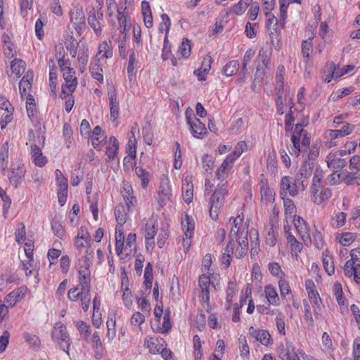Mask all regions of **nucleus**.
<instances>
[{
    "label": "nucleus",
    "mask_w": 360,
    "mask_h": 360,
    "mask_svg": "<svg viewBox=\"0 0 360 360\" xmlns=\"http://www.w3.org/2000/svg\"><path fill=\"white\" fill-rule=\"evenodd\" d=\"M121 193L124 204L120 203L115 208V216L118 224L122 226L129 218V212L136 204V198L133 195L131 186L129 184H124Z\"/></svg>",
    "instance_id": "nucleus-1"
},
{
    "label": "nucleus",
    "mask_w": 360,
    "mask_h": 360,
    "mask_svg": "<svg viewBox=\"0 0 360 360\" xmlns=\"http://www.w3.org/2000/svg\"><path fill=\"white\" fill-rule=\"evenodd\" d=\"M228 194L226 183L219 184L210 198V216L213 220L218 219L221 208L225 202V197Z\"/></svg>",
    "instance_id": "nucleus-2"
},
{
    "label": "nucleus",
    "mask_w": 360,
    "mask_h": 360,
    "mask_svg": "<svg viewBox=\"0 0 360 360\" xmlns=\"http://www.w3.org/2000/svg\"><path fill=\"white\" fill-rule=\"evenodd\" d=\"M351 259L344 266V274L348 278L353 277L357 284H360V248L350 251Z\"/></svg>",
    "instance_id": "nucleus-3"
},
{
    "label": "nucleus",
    "mask_w": 360,
    "mask_h": 360,
    "mask_svg": "<svg viewBox=\"0 0 360 360\" xmlns=\"http://www.w3.org/2000/svg\"><path fill=\"white\" fill-rule=\"evenodd\" d=\"M51 338L62 350L69 354V348L71 340L65 326L61 322H57L55 323L51 332Z\"/></svg>",
    "instance_id": "nucleus-4"
},
{
    "label": "nucleus",
    "mask_w": 360,
    "mask_h": 360,
    "mask_svg": "<svg viewBox=\"0 0 360 360\" xmlns=\"http://www.w3.org/2000/svg\"><path fill=\"white\" fill-rule=\"evenodd\" d=\"M229 221L231 224V227L229 242L234 243L235 238L248 237V225L244 223L243 214H238L236 217H231Z\"/></svg>",
    "instance_id": "nucleus-5"
},
{
    "label": "nucleus",
    "mask_w": 360,
    "mask_h": 360,
    "mask_svg": "<svg viewBox=\"0 0 360 360\" xmlns=\"http://www.w3.org/2000/svg\"><path fill=\"white\" fill-rule=\"evenodd\" d=\"M185 115L192 135L197 139H203L207 132L205 125L195 117L192 110H187Z\"/></svg>",
    "instance_id": "nucleus-6"
},
{
    "label": "nucleus",
    "mask_w": 360,
    "mask_h": 360,
    "mask_svg": "<svg viewBox=\"0 0 360 360\" xmlns=\"http://www.w3.org/2000/svg\"><path fill=\"white\" fill-rule=\"evenodd\" d=\"M292 142L294 146V153L298 156L301 151L300 141H302V147L307 148L310 144V139L307 137L303 126L301 124H297L295 127L293 134L292 135Z\"/></svg>",
    "instance_id": "nucleus-7"
},
{
    "label": "nucleus",
    "mask_w": 360,
    "mask_h": 360,
    "mask_svg": "<svg viewBox=\"0 0 360 360\" xmlns=\"http://www.w3.org/2000/svg\"><path fill=\"white\" fill-rule=\"evenodd\" d=\"M70 23L79 35H81L85 30L86 18L82 8L74 6L70 11Z\"/></svg>",
    "instance_id": "nucleus-8"
},
{
    "label": "nucleus",
    "mask_w": 360,
    "mask_h": 360,
    "mask_svg": "<svg viewBox=\"0 0 360 360\" xmlns=\"http://www.w3.org/2000/svg\"><path fill=\"white\" fill-rule=\"evenodd\" d=\"M87 21L95 34L97 36H100L103 30L102 22L103 21V12L101 4L97 10L92 7L89 11Z\"/></svg>",
    "instance_id": "nucleus-9"
},
{
    "label": "nucleus",
    "mask_w": 360,
    "mask_h": 360,
    "mask_svg": "<svg viewBox=\"0 0 360 360\" xmlns=\"http://www.w3.org/2000/svg\"><path fill=\"white\" fill-rule=\"evenodd\" d=\"M56 181L57 185V195L60 206H63L68 198V179L60 170H56Z\"/></svg>",
    "instance_id": "nucleus-10"
},
{
    "label": "nucleus",
    "mask_w": 360,
    "mask_h": 360,
    "mask_svg": "<svg viewBox=\"0 0 360 360\" xmlns=\"http://www.w3.org/2000/svg\"><path fill=\"white\" fill-rule=\"evenodd\" d=\"M289 193L290 196H295L298 194V187L294 179L284 176L281 178L280 182V195L281 198H287Z\"/></svg>",
    "instance_id": "nucleus-11"
},
{
    "label": "nucleus",
    "mask_w": 360,
    "mask_h": 360,
    "mask_svg": "<svg viewBox=\"0 0 360 360\" xmlns=\"http://www.w3.org/2000/svg\"><path fill=\"white\" fill-rule=\"evenodd\" d=\"M158 231V221L151 217L148 219L145 225L144 237L147 250L153 249L155 245L154 237Z\"/></svg>",
    "instance_id": "nucleus-12"
},
{
    "label": "nucleus",
    "mask_w": 360,
    "mask_h": 360,
    "mask_svg": "<svg viewBox=\"0 0 360 360\" xmlns=\"http://www.w3.org/2000/svg\"><path fill=\"white\" fill-rule=\"evenodd\" d=\"M25 167L23 163L18 162L11 165V172L8 176L11 184L17 188L22 182L25 175Z\"/></svg>",
    "instance_id": "nucleus-13"
},
{
    "label": "nucleus",
    "mask_w": 360,
    "mask_h": 360,
    "mask_svg": "<svg viewBox=\"0 0 360 360\" xmlns=\"http://www.w3.org/2000/svg\"><path fill=\"white\" fill-rule=\"evenodd\" d=\"M181 225L185 235V238H182V245L184 251L186 252L189 250L191 245V238L194 231V223L191 218L186 215L185 219L182 221Z\"/></svg>",
    "instance_id": "nucleus-14"
},
{
    "label": "nucleus",
    "mask_w": 360,
    "mask_h": 360,
    "mask_svg": "<svg viewBox=\"0 0 360 360\" xmlns=\"http://www.w3.org/2000/svg\"><path fill=\"white\" fill-rule=\"evenodd\" d=\"M73 69H66V72L63 73L65 84L62 85V93L64 95L69 96L72 94L77 86V79L75 76Z\"/></svg>",
    "instance_id": "nucleus-15"
},
{
    "label": "nucleus",
    "mask_w": 360,
    "mask_h": 360,
    "mask_svg": "<svg viewBox=\"0 0 360 360\" xmlns=\"http://www.w3.org/2000/svg\"><path fill=\"white\" fill-rule=\"evenodd\" d=\"M295 227L297 232L300 235L303 243L307 246H310L312 244V240L309 234V228L306 224L305 221L300 217L293 219Z\"/></svg>",
    "instance_id": "nucleus-16"
},
{
    "label": "nucleus",
    "mask_w": 360,
    "mask_h": 360,
    "mask_svg": "<svg viewBox=\"0 0 360 360\" xmlns=\"http://www.w3.org/2000/svg\"><path fill=\"white\" fill-rule=\"evenodd\" d=\"M199 286L201 289V302L206 304L207 306L210 304V292L212 288H214V285L211 283L209 276L203 274L199 278Z\"/></svg>",
    "instance_id": "nucleus-17"
},
{
    "label": "nucleus",
    "mask_w": 360,
    "mask_h": 360,
    "mask_svg": "<svg viewBox=\"0 0 360 360\" xmlns=\"http://www.w3.org/2000/svg\"><path fill=\"white\" fill-rule=\"evenodd\" d=\"M249 334L264 345H269L272 343L271 335L263 329H256L253 326L250 327Z\"/></svg>",
    "instance_id": "nucleus-18"
},
{
    "label": "nucleus",
    "mask_w": 360,
    "mask_h": 360,
    "mask_svg": "<svg viewBox=\"0 0 360 360\" xmlns=\"http://www.w3.org/2000/svg\"><path fill=\"white\" fill-rule=\"evenodd\" d=\"M230 160L231 159L226 158L221 166L216 171L215 178L221 182H224L226 180L233 167L234 163Z\"/></svg>",
    "instance_id": "nucleus-19"
},
{
    "label": "nucleus",
    "mask_w": 360,
    "mask_h": 360,
    "mask_svg": "<svg viewBox=\"0 0 360 360\" xmlns=\"http://www.w3.org/2000/svg\"><path fill=\"white\" fill-rule=\"evenodd\" d=\"M90 241V234L84 227L79 229L77 235L75 239V246L77 249L81 250L83 248L89 247Z\"/></svg>",
    "instance_id": "nucleus-20"
},
{
    "label": "nucleus",
    "mask_w": 360,
    "mask_h": 360,
    "mask_svg": "<svg viewBox=\"0 0 360 360\" xmlns=\"http://www.w3.org/2000/svg\"><path fill=\"white\" fill-rule=\"evenodd\" d=\"M234 243L233 254L237 258L243 257L247 254L248 250V237L235 238Z\"/></svg>",
    "instance_id": "nucleus-21"
},
{
    "label": "nucleus",
    "mask_w": 360,
    "mask_h": 360,
    "mask_svg": "<svg viewBox=\"0 0 360 360\" xmlns=\"http://www.w3.org/2000/svg\"><path fill=\"white\" fill-rule=\"evenodd\" d=\"M108 96L110 109V117L115 121L119 117L120 106L117 99V94L115 89L108 91Z\"/></svg>",
    "instance_id": "nucleus-22"
},
{
    "label": "nucleus",
    "mask_w": 360,
    "mask_h": 360,
    "mask_svg": "<svg viewBox=\"0 0 360 360\" xmlns=\"http://www.w3.org/2000/svg\"><path fill=\"white\" fill-rule=\"evenodd\" d=\"M312 200L316 205H325L332 195L331 190L328 188H321L316 193H311Z\"/></svg>",
    "instance_id": "nucleus-23"
},
{
    "label": "nucleus",
    "mask_w": 360,
    "mask_h": 360,
    "mask_svg": "<svg viewBox=\"0 0 360 360\" xmlns=\"http://www.w3.org/2000/svg\"><path fill=\"white\" fill-rule=\"evenodd\" d=\"M31 154L34 163L38 167H43L47 162V159L43 155L41 149L36 144L31 146Z\"/></svg>",
    "instance_id": "nucleus-24"
},
{
    "label": "nucleus",
    "mask_w": 360,
    "mask_h": 360,
    "mask_svg": "<svg viewBox=\"0 0 360 360\" xmlns=\"http://www.w3.org/2000/svg\"><path fill=\"white\" fill-rule=\"evenodd\" d=\"M182 197L186 203H190L193 197V185L191 183V178L188 176L184 180L182 184Z\"/></svg>",
    "instance_id": "nucleus-25"
},
{
    "label": "nucleus",
    "mask_w": 360,
    "mask_h": 360,
    "mask_svg": "<svg viewBox=\"0 0 360 360\" xmlns=\"http://www.w3.org/2000/svg\"><path fill=\"white\" fill-rule=\"evenodd\" d=\"M159 196L161 205H165L169 200H170L171 188L168 179L160 182Z\"/></svg>",
    "instance_id": "nucleus-26"
},
{
    "label": "nucleus",
    "mask_w": 360,
    "mask_h": 360,
    "mask_svg": "<svg viewBox=\"0 0 360 360\" xmlns=\"http://www.w3.org/2000/svg\"><path fill=\"white\" fill-rule=\"evenodd\" d=\"M24 296L23 289L17 288L8 294L5 298V302L8 307H14Z\"/></svg>",
    "instance_id": "nucleus-27"
},
{
    "label": "nucleus",
    "mask_w": 360,
    "mask_h": 360,
    "mask_svg": "<svg viewBox=\"0 0 360 360\" xmlns=\"http://www.w3.org/2000/svg\"><path fill=\"white\" fill-rule=\"evenodd\" d=\"M283 200V205L285 210V221L288 222V220L294 219H297L296 217V207L293 202V201L288 198H282Z\"/></svg>",
    "instance_id": "nucleus-28"
},
{
    "label": "nucleus",
    "mask_w": 360,
    "mask_h": 360,
    "mask_svg": "<svg viewBox=\"0 0 360 360\" xmlns=\"http://www.w3.org/2000/svg\"><path fill=\"white\" fill-rule=\"evenodd\" d=\"M265 296L270 304L278 306L280 304V300L276 290L271 285H268L264 288Z\"/></svg>",
    "instance_id": "nucleus-29"
},
{
    "label": "nucleus",
    "mask_w": 360,
    "mask_h": 360,
    "mask_svg": "<svg viewBox=\"0 0 360 360\" xmlns=\"http://www.w3.org/2000/svg\"><path fill=\"white\" fill-rule=\"evenodd\" d=\"M326 162L328 166L333 169H342L347 164L345 159H342L341 158L338 157V155L332 153H330L326 157Z\"/></svg>",
    "instance_id": "nucleus-30"
},
{
    "label": "nucleus",
    "mask_w": 360,
    "mask_h": 360,
    "mask_svg": "<svg viewBox=\"0 0 360 360\" xmlns=\"http://www.w3.org/2000/svg\"><path fill=\"white\" fill-rule=\"evenodd\" d=\"M89 70L93 78L100 82H103V70L100 66L99 59L96 58L94 60L90 65Z\"/></svg>",
    "instance_id": "nucleus-31"
},
{
    "label": "nucleus",
    "mask_w": 360,
    "mask_h": 360,
    "mask_svg": "<svg viewBox=\"0 0 360 360\" xmlns=\"http://www.w3.org/2000/svg\"><path fill=\"white\" fill-rule=\"evenodd\" d=\"M279 357L282 360H300L297 354L295 352L294 347L290 345L281 349Z\"/></svg>",
    "instance_id": "nucleus-32"
},
{
    "label": "nucleus",
    "mask_w": 360,
    "mask_h": 360,
    "mask_svg": "<svg viewBox=\"0 0 360 360\" xmlns=\"http://www.w3.org/2000/svg\"><path fill=\"white\" fill-rule=\"evenodd\" d=\"M323 178V171L316 169L314 174L312 184L310 187V193H316L322 188V179Z\"/></svg>",
    "instance_id": "nucleus-33"
},
{
    "label": "nucleus",
    "mask_w": 360,
    "mask_h": 360,
    "mask_svg": "<svg viewBox=\"0 0 360 360\" xmlns=\"http://www.w3.org/2000/svg\"><path fill=\"white\" fill-rule=\"evenodd\" d=\"M313 163L310 162H305L300 168L298 172L296 174L297 181L301 179H308L311 176L313 172Z\"/></svg>",
    "instance_id": "nucleus-34"
},
{
    "label": "nucleus",
    "mask_w": 360,
    "mask_h": 360,
    "mask_svg": "<svg viewBox=\"0 0 360 360\" xmlns=\"http://www.w3.org/2000/svg\"><path fill=\"white\" fill-rule=\"evenodd\" d=\"M116 317L115 314H110L107 321L108 331L106 337L109 342L112 341L116 336Z\"/></svg>",
    "instance_id": "nucleus-35"
},
{
    "label": "nucleus",
    "mask_w": 360,
    "mask_h": 360,
    "mask_svg": "<svg viewBox=\"0 0 360 360\" xmlns=\"http://www.w3.org/2000/svg\"><path fill=\"white\" fill-rule=\"evenodd\" d=\"M302 0H279L280 4V13H281V27L283 29L285 25V20L287 18V8L290 4L297 3L301 4Z\"/></svg>",
    "instance_id": "nucleus-36"
},
{
    "label": "nucleus",
    "mask_w": 360,
    "mask_h": 360,
    "mask_svg": "<svg viewBox=\"0 0 360 360\" xmlns=\"http://www.w3.org/2000/svg\"><path fill=\"white\" fill-rule=\"evenodd\" d=\"M92 348L95 352L96 356L101 357L103 354V347L102 345V342L101 340L99 334L97 331L93 333L92 338L91 339Z\"/></svg>",
    "instance_id": "nucleus-37"
},
{
    "label": "nucleus",
    "mask_w": 360,
    "mask_h": 360,
    "mask_svg": "<svg viewBox=\"0 0 360 360\" xmlns=\"http://www.w3.org/2000/svg\"><path fill=\"white\" fill-rule=\"evenodd\" d=\"M136 236L134 233H129L127 236L125 245H124V256H129L131 255L136 248Z\"/></svg>",
    "instance_id": "nucleus-38"
},
{
    "label": "nucleus",
    "mask_w": 360,
    "mask_h": 360,
    "mask_svg": "<svg viewBox=\"0 0 360 360\" xmlns=\"http://www.w3.org/2000/svg\"><path fill=\"white\" fill-rule=\"evenodd\" d=\"M240 64L238 60H233L228 62L222 68V72L226 77L234 75L239 70Z\"/></svg>",
    "instance_id": "nucleus-39"
},
{
    "label": "nucleus",
    "mask_w": 360,
    "mask_h": 360,
    "mask_svg": "<svg viewBox=\"0 0 360 360\" xmlns=\"http://www.w3.org/2000/svg\"><path fill=\"white\" fill-rule=\"evenodd\" d=\"M278 233L276 227L274 225L272 220H270L269 228L267 229L266 234V243L269 245L274 246L277 241Z\"/></svg>",
    "instance_id": "nucleus-40"
},
{
    "label": "nucleus",
    "mask_w": 360,
    "mask_h": 360,
    "mask_svg": "<svg viewBox=\"0 0 360 360\" xmlns=\"http://www.w3.org/2000/svg\"><path fill=\"white\" fill-rule=\"evenodd\" d=\"M355 238V234L350 232L338 233L335 236L336 240L343 246H348L351 245L354 241Z\"/></svg>",
    "instance_id": "nucleus-41"
},
{
    "label": "nucleus",
    "mask_w": 360,
    "mask_h": 360,
    "mask_svg": "<svg viewBox=\"0 0 360 360\" xmlns=\"http://www.w3.org/2000/svg\"><path fill=\"white\" fill-rule=\"evenodd\" d=\"M248 146L245 141L238 142L233 153L229 154L226 158L231 159L232 162L235 161L242 155V153L247 150Z\"/></svg>",
    "instance_id": "nucleus-42"
},
{
    "label": "nucleus",
    "mask_w": 360,
    "mask_h": 360,
    "mask_svg": "<svg viewBox=\"0 0 360 360\" xmlns=\"http://www.w3.org/2000/svg\"><path fill=\"white\" fill-rule=\"evenodd\" d=\"M79 281L81 285V288L87 289L91 288V272L90 270L79 271Z\"/></svg>",
    "instance_id": "nucleus-43"
},
{
    "label": "nucleus",
    "mask_w": 360,
    "mask_h": 360,
    "mask_svg": "<svg viewBox=\"0 0 360 360\" xmlns=\"http://www.w3.org/2000/svg\"><path fill=\"white\" fill-rule=\"evenodd\" d=\"M340 137H342L340 129H328L325 132V138L328 141L327 144L329 148L335 146L337 143L333 140Z\"/></svg>",
    "instance_id": "nucleus-44"
},
{
    "label": "nucleus",
    "mask_w": 360,
    "mask_h": 360,
    "mask_svg": "<svg viewBox=\"0 0 360 360\" xmlns=\"http://www.w3.org/2000/svg\"><path fill=\"white\" fill-rule=\"evenodd\" d=\"M100 302L97 300V297H95V298L93 300V308H94V313H93V317H92V323L96 327L99 328L101 325V313L100 311Z\"/></svg>",
    "instance_id": "nucleus-45"
},
{
    "label": "nucleus",
    "mask_w": 360,
    "mask_h": 360,
    "mask_svg": "<svg viewBox=\"0 0 360 360\" xmlns=\"http://www.w3.org/2000/svg\"><path fill=\"white\" fill-rule=\"evenodd\" d=\"M25 65L26 64L22 60L15 58L11 63V68L12 72L19 77L25 72Z\"/></svg>",
    "instance_id": "nucleus-46"
},
{
    "label": "nucleus",
    "mask_w": 360,
    "mask_h": 360,
    "mask_svg": "<svg viewBox=\"0 0 360 360\" xmlns=\"http://www.w3.org/2000/svg\"><path fill=\"white\" fill-rule=\"evenodd\" d=\"M110 146L106 148V155L108 158L113 160L119 148V143L115 136H110L109 139Z\"/></svg>",
    "instance_id": "nucleus-47"
},
{
    "label": "nucleus",
    "mask_w": 360,
    "mask_h": 360,
    "mask_svg": "<svg viewBox=\"0 0 360 360\" xmlns=\"http://www.w3.org/2000/svg\"><path fill=\"white\" fill-rule=\"evenodd\" d=\"M236 285L233 282H229L226 289V297L225 309L229 310L232 306V300L234 295L236 294Z\"/></svg>",
    "instance_id": "nucleus-48"
},
{
    "label": "nucleus",
    "mask_w": 360,
    "mask_h": 360,
    "mask_svg": "<svg viewBox=\"0 0 360 360\" xmlns=\"http://www.w3.org/2000/svg\"><path fill=\"white\" fill-rule=\"evenodd\" d=\"M313 46L311 42V39H308L307 40H304L302 44V54L304 59V63H307L310 55L312 53Z\"/></svg>",
    "instance_id": "nucleus-49"
},
{
    "label": "nucleus",
    "mask_w": 360,
    "mask_h": 360,
    "mask_svg": "<svg viewBox=\"0 0 360 360\" xmlns=\"http://www.w3.org/2000/svg\"><path fill=\"white\" fill-rule=\"evenodd\" d=\"M266 26L269 32V34L271 36L274 34H277L278 31V23L277 18L272 15L271 13L268 15Z\"/></svg>",
    "instance_id": "nucleus-50"
},
{
    "label": "nucleus",
    "mask_w": 360,
    "mask_h": 360,
    "mask_svg": "<svg viewBox=\"0 0 360 360\" xmlns=\"http://www.w3.org/2000/svg\"><path fill=\"white\" fill-rule=\"evenodd\" d=\"M23 337L25 341L34 350L39 349L41 341L37 335L26 333L24 334Z\"/></svg>",
    "instance_id": "nucleus-51"
},
{
    "label": "nucleus",
    "mask_w": 360,
    "mask_h": 360,
    "mask_svg": "<svg viewBox=\"0 0 360 360\" xmlns=\"http://www.w3.org/2000/svg\"><path fill=\"white\" fill-rule=\"evenodd\" d=\"M135 65H136V55L134 50L130 51L129 64L127 67V73L129 81H132L135 77Z\"/></svg>",
    "instance_id": "nucleus-52"
},
{
    "label": "nucleus",
    "mask_w": 360,
    "mask_h": 360,
    "mask_svg": "<svg viewBox=\"0 0 360 360\" xmlns=\"http://www.w3.org/2000/svg\"><path fill=\"white\" fill-rule=\"evenodd\" d=\"M260 193L262 198L266 201H271L274 199V191L266 183H261Z\"/></svg>",
    "instance_id": "nucleus-53"
},
{
    "label": "nucleus",
    "mask_w": 360,
    "mask_h": 360,
    "mask_svg": "<svg viewBox=\"0 0 360 360\" xmlns=\"http://www.w3.org/2000/svg\"><path fill=\"white\" fill-rule=\"evenodd\" d=\"M88 50L86 49H80L78 56L79 68L81 72H84L86 70L88 63L89 55Z\"/></svg>",
    "instance_id": "nucleus-54"
},
{
    "label": "nucleus",
    "mask_w": 360,
    "mask_h": 360,
    "mask_svg": "<svg viewBox=\"0 0 360 360\" xmlns=\"http://www.w3.org/2000/svg\"><path fill=\"white\" fill-rule=\"evenodd\" d=\"M135 173L136 176L141 179V186L143 188H146L149 182V173L141 167H135Z\"/></svg>",
    "instance_id": "nucleus-55"
},
{
    "label": "nucleus",
    "mask_w": 360,
    "mask_h": 360,
    "mask_svg": "<svg viewBox=\"0 0 360 360\" xmlns=\"http://www.w3.org/2000/svg\"><path fill=\"white\" fill-rule=\"evenodd\" d=\"M235 243H232V242H229L225 248V252L223 254L221 257V262L224 264H226L227 266L230 264V259L231 256L233 255Z\"/></svg>",
    "instance_id": "nucleus-56"
},
{
    "label": "nucleus",
    "mask_w": 360,
    "mask_h": 360,
    "mask_svg": "<svg viewBox=\"0 0 360 360\" xmlns=\"http://www.w3.org/2000/svg\"><path fill=\"white\" fill-rule=\"evenodd\" d=\"M191 41L187 38L183 39L182 42L179 47L178 52L180 53L183 58H188L191 55Z\"/></svg>",
    "instance_id": "nucleus-57"
},
{
    "label": "nucleus",
    "mask_w": 360,
    "mask_h": 360,
    "mask_svg": "<svg viewBox=\"0 0 360 360\" xmlns=\"http://www.w3.org/2000/svg\"><path fill=\"white\" fill-rule=\"evenodd\" d=\"M252 0H240V1L235 4L231 8V12L236 15H242L247 9L249 4Z\"/></svg>",
    "instance_id": "nucleus-58"
},
{
    "label": "nucleus",
    "mask_w": 360,
    "mask_h": 360,
    "mask_svg": "<svg viewBox=\"0 0 360 360\" xmlns=\"http://www.w3.org/2000/svg\"><path fill=\"white\" fill-rule=\"evenodd\" d=\"M90 288H87L86 290L81 288L80 294L82 296L80 297L81 305L82 309L84 311H86L89 307L91 296L89 294Z\"/></svg>",
    "instance_id": "nucleus-59"
},
{
    "label": "nucleus",
    "mask_w": 360,
    "mask_h": 360,
    "mask_svg": "<svg viewBox=\"0 0 360 360\" xmlns=\"http://www.w3.org/2000/svg\"><path fill=\"white\" fill-rule=\"evenodd\" d=\"M202 167L206 172H211L214 166V159L208 154H204L202 158Z\"/></svg>",
    "instance_id": "nucleus-60"
},
{
    "label": "nucleus",
    "mask_w": 360,
    "mask_h": 360,
    "mask_svg": "<svg viewBox=\"0 0 360 360\" xmlns=\"http://www.w3.org/2000/svg\"><path fill=\"white\" fill-rule=\"evenodd\" d=\"M269 270L273 276H276L281 279L285 277L284 272L281 270V266L277 262H271L269 264Z\"/></svg>",
    "instance_id": "nucleus-61"
},
{
    "label": "nucleus",
    "mask_w": 360,
    "mask_h": 360,
    "mask_svg": "<svg viewBox=\"0 0 360 360\" xmlns=\"http://www.w3.org/2000/svg\"><path fill=\"white\" fill-rule=\"evenodd\" d=\"M278 286L281 295L283 298H285L287 295L291 294V289L290 288L289 283L285 279V278H281V279H279Z\"/></svg>",
    "instance_id": "nucleus-62"
},
{
    "label": "nucleus",
    "mask_w": 360,
    "mask_h": 360,
    "mask_svg": "<svg viewBox=\"0 0 360 360\" xmlns=\"http://www.w3.org/2000/svg\"><path fill=\"white\" fill-rule=\"evenodd\" d=\"M76 327L77 330L79 331L82 338L87 341L90 337L89 326H88L84 321H80L77 323Z\"/></svg>",
    "instance_id": "nucleus-63"
},
{
    "label": "nucleus",
    "mask_w": 360,
    "mask_h": 360,
    "mask_svg": "<svg viewBox=\"0 0 360 360\" xmlns=\"http://www.w3.org/2000/svg\"><path fill=\"white\" fill-rule=\"evenodd\" d=\"M258 60L261 61L264 68H268L270 63V52L267 49L262 48L259 51Z\"/></svg>",
    "instance_id": "nucleus-64"
}]
</instances>
